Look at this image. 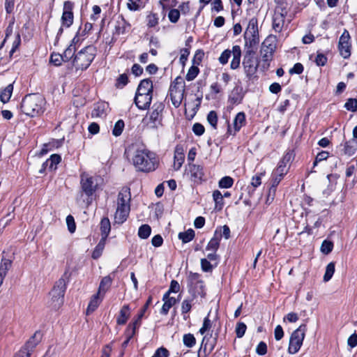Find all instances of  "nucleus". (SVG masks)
Returning a JSON list of instances; mask_svg holds the SVG:
<instances>
[{
	"label": "nucleus",
	"instance_id": "f257e3e1",
	"mask_svg": "<svg viewBox=\"0 0 357 357\" xmlns=\"http://www.w3.org/2000/svg\"><path fill=\"white\" fill-rule=\"evenodd\" d=\"M132 163L137 171L150 172L154 171L158 165L155 154L148 149H137L132 157Z\"/></svg>",
	"mask_w": 357,
	"mask_h": 357
},
{
	"label": "nucleus",
	"instance_id": "f03ea898",
	"mask_svg": "<svg viewBox=\"0 0 357 357\" xmlns=\"http://www.w3.org/2000/svg\"><path fill=\"white\" fill-rule=\"evenodd\" d=\"M45 100L39 93H31L25 96L21 103V109L24 114L34 117L40 115L45 111Z\"/></svg>",
	"mask_w": 357,
	"mask_h": 357
},
{
	"label": "nucleus",
	"instance_id": "7ed1b4c3",
	"mask_svg": "<svg viewBox=\"0 0 357 357\" xmlns=\"http://www.w3.org/2000/svg\"><path fill=\"white\" fill-rule=\"evenodd\" d=\"M96 50L93 45H89L81 50L74 57L73 63L76 70H86L93 61Z\"/></svg>",
	"mask_w": 357,
	"mask_h": 357
},
{
	"label": "nucleus",
	"instance_id": "20e7f679",
	"mask_svg": "<svg viewBox=\"0 0 357 357\" xmlns=\"http://www.w3.org/2000/svg\"><path fill=\"white\" fill-rule=\"evenodd\" d=\"M185 91V84L182 79L179 77H176L171 84L169 87V96L172 105L176 107H178L183 98Z\"/></svg>",
	"mask_w": 357,
	"mask_h": 357
},
{
	"label": "nucleus",
	"instance_id": "39448f33",
	"mask_svg": "<svg viewBox=\"0 0 357 357\" xmlns=\"http://www.w3.org/2000/svg\"><path fill=\"white\" fill-rule=\"evenodd\" d=\"M66 289V281L63 278H61L54 284L50 291L52 306L54 309H58L63 303L64 294Z\"/></svg>",
	"mask_w": 357,
	"mask_h": 357
},
{
	"label": "nucleus",
	"instance_id": "423d86ee",
	"mask_svg": "<svg viewBox=\"0 0 357 357\" xmlns=\"http://www.w3.org/2000/svg\"><path fill=\"white\" fill-rule=\"evenodd\" d=\"M307 326L301 324L291 335L288 347V352L290 354H296L301 349L305 335Z\"/></svg>",
	"mask_w": 357,
	"mask_h": 357
},
{
	"label": "nucleus",
	"instance_id": "0eeeda50",
	"mask_svg": "<svg viewBox=\"0 0 357 357\" xmlns=\"http://www.w3.org/2000/svg\"><path fill=\"white\" fill-rule=\"evenodd\" d=\"M254 50H247L243 59V66L246 77L251 79L255 75L259 63L255 59Z\"/></svg>",
	"mask_w": 357,
	"mask_h": 357
},
{
	"label": "nucleus",
	"instance_id": "6e6552de",
	"mask_svg": "<svg viewBox=\"0 0 357 357\" xmlns=\"http://www.w3.org/2000/svg\"><path fill=\"white\" fill-rule=\"evenodd\" d=\"M97 179L86 173L80 176L81 192L84 194L88 199H91L98 189Z\"/></svg>",
	"mask_w": 357,
	"mask_h": 357
},
{
	"label": "nucleus",
	"instance_id": "1a4fd4ad",
	"mask_svg": "<svg viewBox=\"0 0 357 357\" xmlns=\"http://www.w3.org/2000/svg\"><path fill=\"white\" fill-rule=\"evenodd\" d=\"M287 10L285 7L278 6L275 8L272 19V29L275 33H281L285 22Z\"/></svg>",
	"mask_w": 357,
	"mask_h": 357
},
{
	"label": "nucleus",
	"instance_id": "9d476101",
	"mask_svg": "<svg viewBox=\"0 0 357 357\" xmlns=\"http://www.w3.org/2000/svg\"><path fill=\"white\" fill-rule=\"evenodd\" d=\"M74 3L70 1H66L63 3V13L61 18V24L66 28L70 27L73 23Z\"/></svg>",
	"mask_w": 357,
	"mask_h": 357
},
{
	"label": "nucleus",
	"instance_id": "9b49d317",
	"mask_svg": "<svg viewBox=\"0 0 357 357\" xmlns=\"http://www.w3.org/2000/svg\"><path fill=\"white\" fill-rule=\"evenodd\" d=\"M165 105L161 102H155L152 106V111L149 114V119L152 124V128H157L160 124L162 120V113L164 110Z\"/></svg>",
	"mask_w": 357,
	"mask_h": 357
},
{
	"label": "nucleus",
	"instance_id": "f8f14e48",
	"mask_svg": "<svg viewBox=\"0 0 357 357\" xmlns=\"http://www.w3.org/2000/svg\"><path fill=\"white\" fill-rule=\"evenodd\" d=\"M185 174L195 183H201L204 175L203 167L192 163H188Z\"/></svg>",
	"mask_w": 357,
	"mask_h": 357
},
{
	"label": "nucleus",
	"instance_id": "ddd939ff",
	"mask_svg": "<svg viewBox=\"0 0 357 357\" xmlns=\"http://www.w3.org/2000/svg\"><path fill=\"white\" fill-rule=\"evenodd\" d=\"M349 40V33L347 30H344L340 38L338 44L340 53L341 56L344 59L349 58L351 55V45Z\"/></svg>",
	"mask_w": 357,
	"mask_h": 357
},
{
	"label": "nucleus",
	"instance_id": "4468645a",
	"mask_svg": "<svg viewBox=\"0 0 357 357\" xmlns=\"http://www.w3.org/2000/svg\"><path fill=\"white\" fill-rule=\"evenodd\" d=\"M273 48L271 45H265V43H264L261 49V67L264 70H266L270 66V61L273 58Z\"/></svg>",
	"mask_w": 357,
	"mask_h": 357
},
{
	"label": "nucleus",
	"instance_id": "2eb2a0df",
	"mask_svg": "<svg viewBox=\"0 0 357 357\" xmlns=\"http://www.w3.org/2000/svg\"><path fill=\"white\" fill-rule=\"evenodd\" d=\"M294 159V153L292 151H288L284 155L282 158L278 163V167L275 170L276 173H280V174H286L288 172L289 168L287 167V165L290 163V162Z\"/></svg>",
	"mask_w": 357,
	"mask_h": 357
},
{
	"label": "nucleus",
	"instance_id": "dca6fc26",
	"mask_svg": "<svg viewBox=\"0 0 357 357\" xmlns=\"http://www.w3.org/2000/svg\"><path fill=\"white\" fill-rule=\"evenodd\" d=\"M152 100V94L136 93L135 103L139 109H146L150 107Z\"/></svg>",
	"mask_w": 357,
	"mask_h": 357
},
{
	"label": "nucleus",
	"instance_id": "f3484780",
	"mask_svg": "<svg viewBox=\"0 0 357 357\" xmlns=\"http://www.w3.org/2000/svg\"><path fill=\"white\" fill-rule=\"evenodd\" d=\"M357 151V139H351L340 145V154L342 155L351 156Z\"/></svg>",
	"mask_w": 357,
	"mask_h": 357
},
{
	"label": "nucleus",
	"instance_id": "a211bd4d",
	"mask_svg": "<svg viewBox=\"0 0 357 357\" xmlns=\"http://www.w3.org/2000/svg\"><path fill=\"white\" fill-rule=\"evenodd\" d=\"M130 27V24L128 22L123 16H121L116 22L113 34L114 36L126 34L129 31Z\"/></svg>",
	"mask_w": 357,
	"mask_h": 357
},
{
	"label": "nucleus",
	"instance_id": "6ab92c4d",
	"mask_svg": "<svg viewBox=\"0 0 357 357\" xmlns=\"http://www.w3.org/2000/svg\"><path fill=\"white\" fill-rule=\"evenodd\" d=\"M185 149L183 146L181 144H178L175 147L174 150V167L175 170L178 171L181 167L184 160H185V155H184Z\"/></svg>",
	"mask_w": 357,
	"mask_h": 357
},
{
	"label": "nucleus",
	"instance_id": "aec40b11",
	"mask_svg": "<svg viewBox=\"0 0 357 357\" xmlns=\"http://www.w3.org/2000/svg\"><path fill=\"white\" fill-rule=\"evenodd\" d=\"M136 93L139 94H152L153 93V82L150 79H144L142 80L137 87Z\"/></svg>",
	"mask_w": 357,
	"mask_h": 357
},
{
	"label": "nucleus",
	"instance_id": "412c9836",
	"mask_svg": "<svg viewBox=\"0 0 357 357\" xmlns=\"http://www.w3.org/2000/svg\"><path fill=\"white\" fill-rule=\"evenodd\" d=\"M130 212V207L117 206L115 215L114 221L116 223H123L128 216Z\"/></svg>",
	"mask_w": 357,
	"mask_h": 357
},
{
	"label": "nucleus",
	"instance_id": "4be33fe9",
	"mask_svg": "<svg viewBox=\"0 0 357 357\" xmlns=\"http://www.w3.org/2000/svg\"><path fill=\"white\" fill-rule=\"evenodd\" d=\"M42 335L40 332H36L28 340L21 349H26L29 352V356L35 347L40 342Z\"/></svg>",
	"mask_w": 357,
	"mask_h": 357
},
{
	"label": "nucleus",
	"instance_id": "5701e85b",
	"mask_svg": "<svg viewBox=\"0 0 357 357\" xmlns=\"http://www.w3.org/2000/svg\"><path fill=\"white\" fill-rule=\"evenodd\" d=\"M130 193L128 188L123 189L118 195L117 206L130 207Z\"/></svg>",
	"mask_w": 357,
	"mask_h": 357
},
{
	"label": "nucleus",
	"instance_id": "b1692460",
	"mask_svg": "<svg viewBox=\"0 0 357 357\" xmlns=\"http://www.w3.org/2000/svg\"><path fill=\"white\" fill-rule=\"evenodd\" d=\"M232 60L230 63V68L236 70L239 68L241 57V49L238 45H234L232 47Z\"/></svg>",
	"mask_w": 357,
	"mask_h": 357
},
{
	"label": "nucleus",
	"instance_id": "393cba45",
	"mask_svg": "<svg viewBox=\"0 0 357 357\" xmlns=\"http://www.w3.org/2000/svg\"><path fill=\"white\" fill-rule=\"evenodd\" d=\"M130 316V308L129 305H124L120 310L119 314L116 318L118 325H124Z\"/></svg>",
	"mask_w": 357,
	"mask_h": 357
},
{
	"label": "nucleus",
	"instance_id": "a878e982",
	"mask_svg": "<svg viewBox=\"0 0 357 357\" xmlns=\"http://www.w3.org/2000/svg\"><path fill=\"white\" fill-rule=\"evenodd\" d=\"M112 279L109 275L102 278L97 294L104 297L105 294L109 290L112 285Z\"/></svg>",
	"mask_w": 357,
	"mask_h": 357
},
{
	"label": "nucleus",
	"instance_id": "bb28decb",
	"mask_svg": "<svg viewBox=\"0 0 357 357\" xmlns=\"http://www.w3.org/2000/svg\"><path fill=\"white\" fill-rule=\"evenodd\" d=\"M245 114L244 112H238L234 120V132H238L241 128L245 125Z\"/></svg>",
	"mask_w": 357,
	"mask_h": 357
},
{
	"label": "nucleus",
	"instance_id": "cd10ccee",
	"mask_svg": "<svg viewBox=\"0 0 357 357\" xmlns=\"http://www.w3.org/2000/svg\"><path fill=\"white\" fill-rule=\"evenodd\" d=\"M102 298H102V296L99 295L98 294L93 295L86 309V314H89L94 312L100 305Z\"/></svg>",
	"mask_w": 357,
	"mask_h": 357
},
{
	"label": "nucleus",
	"instance_id": "c85d7f7f",
	"mask_svg": "<svg viewBox=\"0 0 357 357\" xmlns=\"http://www.w3.org/2000/svg\"><path fill=\"white\" fill-rule=\"evenodd\" d=\"M141 324L137 321L134 320L133 321L130 322L124 332L126 337H128V340H131L135 335L137 330L139 328Z\"/></svg>",
	"mask_w": 357,
	"mask_h": 357
},
{
	"label": "nucleus",
	"instance_id": "c756f323",
	"mask_svg": "<svg viewBox=\"0 0 357 357\" xmlns=\"http://www.w3.org/2000/svg\"><path fill=\"white\" fill-rule=\"evenodd\" d=\"M111 230V225L107 218H104L100 222L101 238L106 240Z\"/></svg>",
	"mask_w": 357,
	"mask_h": 357
},
{
	"label": "nucleus",
	"instance_id": "7c9ffc66",
	"mask_svg": "<svg viewBox=\"0 0 357 357\" xmlns=\"http://www.w3.org/2000/svg\"><path fill=\"white\" fill-rule=\"evenodd\" d=\"M218 231L216 230L215 232L214 236L210 240L208 243L206 250H210L212 252H216L220 245V241L221 239L222 234H220L218 236H217Z\"/></svg>",
	"mask_w": 357,
	"mask_h": 357
},
{
	"label": "nucleus",
	"instance_id": "2f4dec72",
	"mask_svg": "<svg viewBox=\"0 0 357 357\" xmlns=\"http://www.w3.org/2000/svg\"><path fill=\"white\" fill-rule=\"evenodd\" d=\"M244 35L259 36L257 20L256 18H252L249 21Z\"/></svg>",
	"mask_w": 357,
	"mask_h": 357
},
{
	"label": "nucleus",
	"instance_id": "473e14b6",
	"mask_svg": "<svg viewBox=\"0 0 357 357\" xmlns=\"http://www.w3.org/2000/svg\"><path fill=\"white\" fill-rule=\"evenodd\" d=\"M13 84H10L7 86H6L4 89H3L0 92V100L3 103L8 102L10 99V97L13 93Z\"/></svg>",
	"mask_w": 357,
	"mask_h": 357
},
{
	"label": "nucleus",
	"instance_id": "72a5a7b5",
	"mask_svg": "<svg viewBox=\"0 0 357 357\" xmlns=\"http://www.w3.org/2000/svg\"><path fill=\"white\" fill-rule=\"evenodd\" d=\"M193 301L192 298L190 299H185L181 303V314L183 316V319L187 320L190 316L188 313L191 310L192 308V302Z\"/></svg>",
	"mask_w": 357,
	"mask_h": 357
},
{
	"label": "nucleus",
	"instance_id": "f704fd0d",
	"mask_svg": "<svg viewBox=\"0 0 357 357\" xmlns=\"http://www.w3.org/2000/svg\"><path fill=\"white\" fill-rule=\"evenodd\" d=\"M61 158L59 155L53 154L45 162V165L48 166L50 170H55L56 165L61 162Z\"/></svg>",
	"mask_w": 357,
	"mask_h": 357
},
{
	"label": "nucleus",
	"instance_id": "c9c22d12",
	"mask_svg": "<svg viewBox=\"0 0 357 357\" xmlns=\"http://www.w3.org/2000/svg\"><path fill=\"white\" fill-rule=\"evenodd\" d=\"M213 198L215 202V208L221 211L224 206L223 195L219 190H216L213 192Z\"/></svg>",
	"mask_w": 357,
	"mask_h": 357
},
{
	"label": "nucleus",
	"instance_id": "e433bc0d",
	"mask_svg": "<svg viewBox=\"0 0 357 357\" xmlns=\"http://www.w3.org/2000/svg\"><path fill=\"white\" fill-rule=\"evenodd\" d=\"M244 39L247 50H253V47L259 43V36L244 35Z\"/></svg>",
	"mask_w": 357,
	"mask_h": 357
},
{
	"label": "nucleus",
	"instance_id": "4c0bfd02",
	"mask_svg": "<svg viewBox=\"0 0 357 357\" xmlns=\"http://www.w3.org/2000/svg\"><path fill=\"white\" fill-rule=\"evenodd\" d=\"M194 237L195 231L192 229H189L185 232H180L178 234V238L181 239L183 243L191 241Z\"/></svg>",
	"mask_w": 357,
	"mask_h": 357
},
{
	"label": "nucleus",
	"instance_id": "58836bf2",
	"mask_svg": "<svg viewBox=\"0 0 357 357\" xmlns=\"http://www.w3.org/2000/svg\"><path fill=\"white\" fill-rule=\"evenodd\" d=\"M105 241H106V240H105V239L101 238L100 240L99 243L96 246L94 250L92 252L91 257L93 259H97L101 256L102 251L105 248Z\"/></svg>",
	"mask_w": 357,
	"mask_h": 357
},
{
	"label": "nucleus",
	"instance_id": "ea45409f",
	"mask_svg": "<svg viewBox=\"0 0 357 357\" xmlns=\"http://www.w3.org/2000/svg\"><path fill=\"white\" fill-rule=\"evenodd\" d=\"M76 49L77 47H75V45L73 44L69 45V46L65 50L63 54H62L64 59V62H68L71 59H74Z\"/></svg>",
	"mask_w": 357,
	"mask_h": 357
},
{
	"label": "nucleus",
	"instance_id": "a19ab883",
	"mask_svg": "<svg viewBox=\"0 0 357 357\" xmlns=\"http://www.w3.org/2000/svg\"><path fill=\"white\" fill-rule=\"evenodd\" d=\"M176 303V299L174 297L168 298L164 301V304L160 310V314L166 315L168 314L169 309Z\"/></svg>",
	"mask_w": 357,
	"mask_h": 357
},
{
	"label": "nucleus",
	"instance_id": "79ce46f5",
	"mask_svg": "<svg viewBox=\"0 0 357 357\" xmlns=\"http://www.w3.org/2000/svg\"><path fill=\"white\" fill-rule=\"evenodd\" d=\"M12 261L10 259L3 257L0 265V275L6 276L8 271L10 268Z\"/></svg>",
	"mask_w": 357,
	"mask_h": 357
},
{
	"label": "nucleus",
	"instance_id": "37998d69",
	"mask_svg": "<svg viewBox=\"0 0 357 357\" xmlns=\"http://www.w3.org/2000/svg\"><path fill=\"white\" fill-rule=\"evenodd\" d=\"M151 232V228L149 225H142L138 230V236L142 239L149 238Z\"/></svg>",
	"mask_w": 357,
	"mask_h": 357
},
{
	"label": "nucleus",
	"instance_id": "c03bdc74",
	"mask_svg": "<svg viewBox=\"0 0 357 357\" xmlns=\"http://www.w3.org/2000/svg\"><path fill=\"white\" fill-rule=\"evenodd\" d=\"M334 273H335V263L331 262L326 266V272L324 275V282L329 281L332 278Z\"/></svg>",
	"mask_w": 357,
	"mask_h": 357
},
{
	"label": "nucleus",
	"instance_id": "a18cd8bd",
	"mask_svg": "<svg viewBox=\"0 0 357 357\" xmlns=\"http://www.w3.org/2000/svg\"><path fill=\"white\" fill-rule=\"evenodd\" d=\"M234 179L228 176L222 177L218 182L220 188H229L233 185Z\"/></svg>",
	"mask_w": 357,
	"mask_h": 357
},
{
	"label": "nucleus",
	"instance_id": "49530a36",
	"mask_svg": "<svg viewBox=\"0 0 357 357\" xmlns=\"http://www.w3.org/2000/svg\"><path fill=\"white\" fill-rule=\"evenodd\" d=\"M125 124L123 120H119L114 124L112 130V135L115 137H119L122 134Z\"/></svg>",
	"mask_w": 357,
	"mask_h": 357
},
{
	"label": "nucleus",
	"instance_id": "de8ad7c7",
	"mask_svg": "<svg viewBox=\"0 0 357 357\" xmlns=\"http://www.w3.org/2000/svg\"><path fill=\"white\" fill-rule=\"evenodd\" d=\"M183 342L185 346L191 348L196 344V339L192 334L188 333L183 335Z\"/></svg>",
	"mask_w": 357,
	"mask_h": 357
},
{
	"label": "nucleus",
	"instance_id": "09e8293b",
	"mask_svg": "<svg viewBox=\"0 0 357 357\" xmlns=\"http://www.w3.org/2000/svg\"><path fill=\"white\" fill-rule=\"evenodd\" d=\"M128 82V77L126 73L120 75L116 80L115 86L123 89Z\"/></svg>",
	"mask_w": 357,
	"mask_h": 357
},
{
	"label": "nucleus",
	"instance_id": "8fccbe9b",
	"mask_svg": "<svg viewBox=\"0 0 357 357\" xmlns=\"http://www.w3.org/2000/svg\"><path fill=\"white\" fill-rule=\"evenodd\" d=\"M333 248V243L331 241L324 240L321 245V252L324 255H328Z\"/></svg>",
	"mask_w": 357,
	"mask_h": 357
},
{
	"label": "nucleus",
	"instance_id": "3c124183",
	"mask_svg": "<svg viewBox=\"0 0 357 357\" xmlns=\"http://www.w3.org/2000/svg\"><path fill=\"white\" fill-rule=\"evenodd\" d=\"M143 7L142 0H128V8L130 10L136 11Z\"/></svg>",
	"mask_w": 357,
	"mask_h": 357
},
{
	"label": "nucleus",
	"instance_id": "603ef678",
	"mask_svg": "<svg viewBox=\"0 0 357 357\" xmlns=\"http://www.w3.org/2000/svg\"><path fill=\"white\" fill-rule=\"evenodd\" d=\"M105 105L103 103L96 105L91 113L92 116L102 117L105 114Z\"/></svg>",
	"mask_w": 357,
	"mask_h": 357
},
{
	"label": "nucleus",
	"instance_id": "864d4df0",
	"mask_svg": "<svg viewBox=\"0 0 357 357\" xmlns=\"http://www.w3.org/2000/svg\"><path fill=\"white\" fill-rule=\"evenodd\" d=\"M199 72V70L198 67L193 65L188 70V71L186 74V76H185V79L188 81L193 80L197 76Z\"/></svg>",
	"mask_w": 357,
	"mask_h": 357
},
{
	"label": "nucleus",
	"instance_id": "5fc2aeb1",
	"mask_svg": "<svg viewBox=\"0 0 357 357\" xmlns=\"http://www.w3.org/2000/svg\"><path fill=\"white\" fill-rule=\"evenodd\" d=\"M147 26L149 28L155 27L158 24L159 18L155 13H150L146 17Z\"/></svg>",
	"mask_w": 357,
	"mask_h": 357
},
{
	"label": "nucleus",
	"instance_id": "6e6d98bb",
	"mask_svg": "<svg viewBox=\"0 0 357 357\" xmlns=\"http://www.w3.org/2000/svg\"><path fill=\"white\" fill-rule=\"evenodd\" d=\"M231 54H232V50H229L228 49L225 50V51H223L222 52L221 55L218 58L219 62L222 65H225L226 63H228V61H229V58L231 57Z\"/></svg>",
	"mask_w": 357,
	"mask_h": 357
},
{
	"label": "nucleus",
	"instance_id": "4d7b16f0",
	"mask_svg": "<svg viewBox=\"0 0 357 357\" xmlns=\"http://www.w3.org/2000/svg\"><path fill=\"white\" fill-rule=\"evenodd\" d=\"M152 302V297L149 296L148 300L146 301L145 305L141 310L140 312L137 314V317L134 319L135 321H137L139 323H142V319L144 315L145 312L146 311L147 308L149 307V305Z\"/></svg>",
	"mask_w": 357,
	"mask_h": 357
},
{
	"label": "nucleus",
	"instance_id": "13d9d810",
	"mask_svg": "<svg viewBox=\"0 0 357 357\" xmlns=\"http://www.w3.org/2000/svg\"><path fill=\"white\" fill-rule=\"evenodd\" d=\"M207 121L210 125L213 128H217L218 115L215 111H211L207 115Z\"/></svg>",
	"mask_w": 357,
	"mask_h": 357
},
{
	"label": "nucleus",
	"instance_id": "bf43d9fd",
	"mask_svg": "<svg viewBox=\"0 0 357 357\" xmlns=\"http://www.w3.org/2000/svg\"><path fill=\"white\" fill-rule=\"evenodd\" d=\"M284 175L285 174H280V173H276V171L274 169L272 174L271 188H275L282 181Z\"/></svg>",
	"mask_w": 357,
	"mask_h": 357
},
{
	"label": "nucleus",
	"instance_id": "052dcab7",
	"mask_svg": "<svg viewBox=\"0 0 357 357\" xmlns=\"http://www.w3.org/2000/svg\"><path fill=\"white\" fill-rule=\"evenodd\" d=\"M246 329H247V326L244 323L238 322L236 324V330H235L236 337L238 338H241L245 335Z\"/></svg>",
	"mask_w": 357,
	"mask_h": 357
},
{
	"label": "nucleus",
	"instance_id": "680f3d73",
	"mask_svg": "<svg viewBox=\"0 0 357 357\" xmlns=\"http://www.w3.org/2000/svg\"><path fill=\"white\" fill-rule=\"evenodd\" d=\"M204 56V52L202 50H197L194 55L192 63L194 66H199Z\"/></svg>",
	"mask_w": 357,
	"mask_h": 357
},
{
	"label": "nucleus",
	"instance_id": "e2e57ef3",
	"mask_svg": "<svg viewBox=\"0 0 357 357\" xmlns=\"http://www.w3.org/2000/svg\"><path fill=\"white\" fill-rule=\"evenodd\" d=\"M169 20L172 23H176L180 17V11L178 9H172L168 14Z\"/></svg>",
	"mask_w": 357,
	"mask_h": 357
},
{
	"label": "nucleus",
	"instance_id": "0e129e2a",
	"mask_svg": "<svg viewBox=\"0 0 357 357\" xmlns=\"http://www.w3.org/2000/svg\"><path fill=\"white\" fill-rule=\"evenodd\" d=\"M62 61H64V59L62 54L53 53L50 56V62L54 63L55 66H59L61 65Z\"/></svg>",
	"mask_w": 357,
	"mask_h": 357
},
{
	"label": "nucleus",
	"instance_id": "69168bd1",
	"mask_svg": "<svg viewBox=\"0 0 357 357\" xmlns=\"http://www.w3.org/2000/svg\"><path fill=\"white\" fill-rule=\"evenodd\" d=\"M344 107L351 112H355L357 109V99L349 98L344 104Z\"/></svg>",
	"mask_w": 357,
	"mask_h": 357
},
{
	"label": "nucleus",
	"instance_id": "338daca9",
	"mask_svg": "<svg viewBox=\"0 0 357 357\" xmlns=\"http://www.w3.org/2000/svg\"><path fill=\"white\" fill-rule=\"evenodd\" d=\"M328 156L329 153L327 151H322L319 152L315 158V160L313 163V167H315L318 162L326 160L328 158Z\"/></svg>",
	"mask_w": 357,
	"mask_h": 357
},
{
	"label": "nucleus",
	"instance_id": "774afa93",
	"mask_svg": "<svg viewBox=\"0 0 357 357\" xmlns=\"http://www.w3.org/2000/svg\"><path fill=\"white\" fill-rule=\"evenodd\" d=\"M66 224H67V226H68V231L70 233L75 232V229H76V225H75V222L74 218L71 215H69L67 216V218H66Z\"/></svg>",
	"mask_w": 357,
	"mask_h": 357
}]
</instances>
